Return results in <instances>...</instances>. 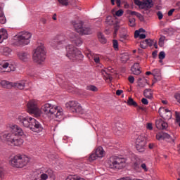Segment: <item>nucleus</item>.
<instances>
[{
  "instance_id": "cd10ccee",
  "label": "nucleus",
  "mask_w": 180,
  "mask_h": 180,
  "mask_svg": "<svg viewBox=\"0 0 180 180\" xmlns=\"http://www.w3.org/2000/svg\"><path fill=\"white\" fill-rule=\"evenodd\" d=\"M171 136L167 133H159L156 135L157 140H165V139H169Z\"/></svg>"
},
{
  "instance_id": "6e6552de",
  "label": "nucleus",
  "mask_w": 180,
  "mask_h": 180,
  "mask_svg": "<svg viewBox=\"0 0 180 180\" xmlns=\"http://www.w3.org/2000/svg\"><path fill=\"white\" fill-rule=\"evenodd\" d=\"M109 168L112 169H122L126 167L124 159L111 157L108 162Z\"/></svg>"
},
{
  "instance_id": "7ed1b4c3",
  "label": "nucleus",
  "mask_w": 180,
  "mask_h": 180,
  "mask_svg": "<svg viewBox=\"0 0 180 180\" xmlns=\"http://www.w3.org/2000/svg\"><path fill=\"white\" fill-rule=\"evenodd\" d=\"M41 109L45 115H53L56 119H63L64 112H63V108L60 107L51 103H46L41 106Z\"/></svg>"
},
{
  "instance_id": "680f3d73",
  "label": "nucleus",
  "mask_w": 180,
  "mask_h": 180,
  "mask_svg": "<svg viewBox=\"0 0 180 180\" xmlns=\"http://www.w3.org/2000/svg\"><path fill=\"white\" fill-rule=\"evenodd\" d=\"M174 12H175V8L171 9V10L167 13L168 16H172V13H174Z\"/></svg>"
},
{
  "instance_id": "37998d69",
  "label": "nucleus",
  "mask_w": 180,
  "mask_h": 180,
  "mask_svg": "<svg viewBox=\"0 0 180 180\" xmlns=\"http://www.w3.org/2000/svg\"><path fill=\"white\" fill-rule=\"evenodd\" d=\"M65 180H85V179L80 178L77 176H68Z\"/></svg>"
},
{
  "instance_id": "49530a36",
  "label": "nucleus",
  "mask_w": 180,
  "mask_h": 180,
  "mask_svg": "<svg viewBox=\"0 0 180 180\" xmlns=\"http://www.w3.org/2000/svg\"><path fill=\"white\" fill-rule=\"evenodd\" d=\"M147 43H148V39H146L143 41L141 42V49H147Z\"/></svg>"
},
{
  "instance_id": "603ef678",
  "label": "nucleus",
  "mask_w": 180,
  "mask_h": 180,
  "mask_svg": "<svg viewBox=\"0 0 180 180\" xmlns=\"http://www.w3.org/2000/svg\"><path fill=\"white\" fill-rule=\"evenodd\" d=\"M59 4H61L62 5H65V6H67L68 5V0H58Z\"/></svg>"
},
{
  "instance_id": "ddd939ff",
  "label": "nucleus",
  "mask_w": 180,
  "mask_h": 180,
  "mask_svg": "<svg viewBox=\"0 0 180 180\" xmlns=\"http://www.w3.org/2000/svg\"><path fill=\"white\" fill-rule=\"evenodd\" d=\"M146 147V138L139 136L136 141V148L139 153H144Z\"/></svg>"
},
{
  "instance_id": "72a5a7b5",
  "label": "nucleus",
  "mask_w": 180,
  "mask_h": 180,
  "mask_svg": "<svg viewBox=\"0 0 180 180\" xmlns=\"http://www.w3.org/2000/svg\"><path fill=\"white\" fill-rule=\"evenodd\" d=\"M9 67V63L8 62L2 61L0 63V72H2L4 70H6Z\"/></svg>"
},
{
  "instance_id": "20e7f679",
  "label": "nucleus",
  "mask_w": 180,
  "mask_h": 180,
  "mask_svg": "<svg viewBox=\"0 0 180 180\" xmlns=\"http://www.w3.org/2000/svg\"><path fill=\"white\" fill-rule=\"evenodd\" d=\"M30 39H32V34L30 32H22L14 37L15 41L13 44L18 47H23V46H27L30 43Z\"/></svg>"
},
{
  "instance_id": "79ce46f5",
  "label": "nucleus",
  "mask_w": 180,
  "mask_h": 180,
  "mask_svg": "<svg viewBox=\"0 0 180 180\" xmlns=\"http://www.w3.org/2000/svg\"><path fill=\"white\" fill-rule=\"evenodd\" d=\"M96 158H98V157L97 156L96 152H94L91 154L90 157L89 158V161H95Z\"/></svg>"
},
{
  "instance_id": "e2e57ef3",
  "label": "nucleus",
  "mask_w": 180,
  "mask_h": 180,
  "mask_svg": "<svg viewBox=\"0 0 180 180\" xmlns=\"http://www.w3.org/2000/svg\"><path fill=\"white\" fill-rule=\"evenodd\" d=\"M174 98L176 99L177 102L180 103V94H175Z\"/></svg>"
},
{
  "instance_id": "13d9d810",
  "label": "nucleus",
  "mask_w": 180,
  "mask_h": 180,
  "mask_svg": "<svg viewBox=\"0 0 180 180\" xmlns=\"http://www.w3.org/2000/svg\"><path fill=\"white\" fill-rule=\"evenodd\" d=\"M141 168H142V169H144V171L146 172H147L148 171V169H147V165H146L145 163H143L141 165Z\"/></svg>"
},
{
  "instance_id": "09e8293b",
  "label": "nucleus",
  "mask_w": 180,
  "mask_h": 180,
  "mask_svg": "<svg viewBox=\"0 0 180 180\" xmlns=\"http://www.w3.org/2000/svg\"><path fill=\"white\" fill-rule=\"evenodd\" d=\"M165 58V52L160 51L159 53V60H164Z\"/></svg>"
},
{
  "instance_id": "2eb2a0df",
  "label": "nucleus",
  "mask_w": 180,
  "mask_h": 180,
  "mask_svg": "<svg viewBox=\"0 0 180 180\" xmlns=\"http://www.w3.org/2000/svg\"><path fill=\"white\" fill-rule=\"evenodd\" d=\"M85 55L89 58V60H94L96 64H99L101 63V56H99V55L95 54L89 50L85 51Z\"/></svg>"
},
{
  "instance_id": "423d86ee",
  "label": "nucleus",
  "mask_w": 180,
  "mask_h": 180,
  "mask_svg": "<svg viewBox=\"0 0 180 180\" xmlns=\"http://www.w3.org/2000/svg\"><path fill=\"white\" fill-rule=\"evenodd\" d=\"M66 56L72 61H77V60H81L84 58L82 53L78 50L74 45L69 44L66 46Z\"/></svg>"
},
{
  "instance_id": "58836bf2",
  "label": "nucleus",
  "mask_w": 180,
  "mask_h": 180,
  "mask_svg": "<svg viewBox=\"0 0 180 180\" xmlns=\"http://www.w3.org/2000/svg\"><path fill=\"white\" fill-rule=\"evenodd\" d=\"M112 46H113V49L116 51H117V50H119V42H117V40H116V39L112 40Z\"/></svg>"
},
{
  "instance_id": "3c124183",
  "label": "nucleus",
  "mask_w": 180,
  "mask_h": 180,
  "mask_svg": "<svg viewBox=\"0 0 180 180\" xmlns=\"http://www.w3.org/2000/svg\"><path fill=\"white\" fill-rule=\"evenodd\" d=\"M123 13H124L123 10L120 9L117 11H116L115 15H116V16L120 17V16L123 15Z\"/></svg>"
},
{
  "instance_id": "c03bdc74",
  "label": "nucleus",
  "mask_w": 180,
  "mask_h": 180,
  "mask_svg": "<svg viewBox=\"0 0 180 180\" xmlns=\"http://www.w3.org/2000/svg\"><path fill=\"white\" fill-rule=\"evenodd\" d=\"M133 168L134 169H135V171H137V172L140 171V168H141L140 163L135 162L134 163Z\"/></svg>"
},
{
  "instance_id": "338daca9",
  "label": "nucleus",
  "mask_w": 180,
  "mask_h": 180,
  "mask_svg": "<svg viewBox=\"0 0 180 180\" xmlns=\"http://www.w3.org/2000/svg\"><path fill=\"white\" fill-rule=\"evenodd\" d=\"M148 147L150 150H153V148H154V147H155V143H149Z\"/></svg>"
},
{
  "instance_id": "412c9836",
  "label": "nucleus",
  "mask_w": 180,
  "mask_h": 180,
  "mask_svg": "<svg viewBox=\"0 0 180 180\" xmlns=\"http://www.w3.org/2000/svg\"><path fill=\"white\" fill-rule=\"evenodd\" d=\"M140 68V64L136 63L131 68V71L134 75H140L141 74V70Z\"/></svg>"
},
{
  "instance_id": "f257e3e1",
  "label": "nucleus",
  "mask_w": 180,
  "mask_h": 180,
  "mask_svg": "<svg viewBox=\"0 0 180 180\" xmlns=\"http://www.w3.org/2000/svg\"><path fill=\"white\" fill-rule=\"evenodd\" d=\"M10 132L4 131L1 135V140L10 143L11 146L19 147L23 144V139H20L19 136H23L25 132L23 129L16 124H11L9 126Z\"/></svg>"
},
{
  "instance_id": "39448f33",
  "label": "nucleus",
  "mask_w": 180,
  "mask_h": 180,
  "mask_svg": "<svg viewBox=\"0 0 180 180\" xmlns=\"http://www.w3.org/2000/svg\"><path fill=\"white\" fill-rule=\"evenodd\" d=\"M46 50L44 45L41 44L34 50L32 55L33 61L37 64H43L46 61Z\"/></svg>"
},
{
  "instance_id": "a211bd4d",
  "label": "nucleus",
  "mask_w": 180,
  "mask_h": 180,
  "mask_svg": "<svg viewBox=\"0 0 180 180\" xmlns=\"http://www.w3.org/2000/svg\"><path fill=\"white\" fill-rule=\"evenodd\" d=\"M155 125L157 129H159V130H164L168 127V124L167 122H164L162 119H158L155 120Z\"/></svg>"
},
{
  "instance_id": "f704fd0d",
  "label": "nucleus",
  "mask_w": 180,
  "mask_h": 180,
  "mask_svg": "<svg viewBox=\"0 0 180 180\" xmlns=\"http://www.w3.org/2000/svg\"><path fill=\"white\" fill-rule=\"evenodd\" d=\"M98 37L101 43H102L103 44H105L106 43V38H105V36L103 35V34H102V32L98 33Z\"/></svg>"
},
{
  "instance_id": "864d4df0",
  "label": "nucleus",
  "mask_w": 180,
  "mask_h": 180,
  "mask_svg": "<svg viewBox=\"0 0 180 180\" xmlns=\"http://www.w3.org/2000/svg\"><path fill=\"white\" fill-rule=\"evenodd\" d=\"M40 178H41V180L49 179V177H48L47 174H45L44 173H43L40 175Z\"/></svg>"
},
{
  "instance_id": "4d7b16f0",
  "label": "nucleus",
  "mask_w": 180,
  "mask_h": 180,
  "mask_svg": "<svg viewBox=\"0 0 180 180\" xmlns=\"http://www.w3.org/2000/svg\"><path fill=\"white\" fill-rule=\"evenodd\" d=\"M5 172H4V169L0 167V178L2 179L4 176Z\"/></svg>"
},
{
  "instance_id": "bf43d9fd",
  "label": "nucleus",
  "mask_w": 180,
  "mask_h": 180,
  "mask_svg": "<svg viewBox=\"0 0 180 180\" xmlns=\"http://www.w3.org/2000/svg\"><path fill=\"white\" fill-rule=\"evenodd\" d=\"M146 129L148 130H153V124L152 123H148L146 125Z\"/></svg>"
},
{
  "instance_id": "6e6d98bb",
  "label": "nucleus",
  "mask_w": 180,
  "mask_h": 180,
  "mask_svg": "<svg viewBox=\"0 0 180 180\" xmlns=\"http://www.w3.org/2000/svg\"><path fill=\"white\" fill-rule=\"evenodd\" d=\"M128 81H129V82H130V84H134V77L129 76L128 77Z\"/></svg>"
},
{
  "instance_id": "aec40b11",
  "label": "nucleus",
  "mask_w": 180,
  "mask_h": 180,
  "mask_svg": "<svg viewBox=\"0 0 180 180\" xmlns=\"http://www.w3.org/2000/svg\"><path fill=\"white\" fill-rule=\"evenodd\" d=\"M162 110L164 112L162 116L165 120H169V119L172 118V112L167 108H160L159 112Z\"/></svg>"
},
{
  "instance_id": "9d476101",
  "label": "nucleus",
  "mask_w": 180,
  "mask_h": 180,
  "mask_svg": "<svg viewBox=\"0 0 180 180\" xmlns=\"http://www.w3.org/2000/svg\"><path fill=\"white\" fill-rule=\"evenodd\" d=\"M72 24L73 25L76 32H77V33H79V34H91V33H92L91 28L88 27H82L83 24L82 21L73 20L72 21Z\"/></svg>"
},
{
  "instance_id": "e433bc0d",
  "label": "nucleus",
  "mask_w": 180,
  "mask_h": 180,
  "mask_svg": "<svg viewBox=\"0 0 180 180\" xmlns=\"http://www.w3.org/2000/svg\"><path fill=\"white\" fill-rule=\"evenodd\" d=\"M105 23H107V25H109L110 26H112V25H114L113 17L110 15L107 16L105 20Z\"/></svg>"
},
{
  "instance_id": "0eeeda50",
  "label": "nucleus",
  "mask_w": 180,
  "mask_h": 180,
  "mask_svg": "<svg viewBox=\"0 0 180 180\" xmlns=\"http://www.w3.org/2000/svg\"><path fill=\"white\" fill-rule=\"evenodd\" d=\"M27 112L30 115H34L35 117H40L41 115V110L39 108V104L36 100H30L27 104Z\"/></svg>"
},
{
  "instance_id": "69168bd1",
  "label": "nucleus",
  "mask_w": 180,
  "mask_h": 180,
  "mask_svg": "<svg viewBox=\"0 0 180 180\" xmlns=\"http://www.w3.org/2000/svg\"><path fill=\"white\" fill-rule=\"evenodd\" d=\"M158 53V51H155L152 53V56L155 58L157 57V54Z\"/></svg>"
},
{
  "instance_id": "f03ea898",
  "label": "nucleus",
  "mask_w": 180,
  "mask_h": 180,
  "mask_svg": "<svg viewBox=\"0 0 180 180\" xmlns=\"http://www.w3.org/2000/svg\"><path fill=\"white\" fill-rule=\"evenodd\" d=\"M16 120L20 126L30 129V130L35 133H40V131H43V127L41 126V124L34 118L21 114L17 116Z\"/></svg>"
},
{
  "instance_id": "5701e85b",
  "label": "nucleus",
  "mask_w": 180,
  "mask_h": 180,
  "mask_svg": "<svg viewBox=\"0 0 180 180\" xmlns=\"http://www.w3.org/2000/svg\"><path fill=\"white\" fill-rule=\"evenodd\" d=\"M144 32H146V30H144V29L143 28H141L139 30H136L134 32L135 39H137L138 37H139L140 39H146L145 34H141L144 33Z\"/></svg>"
},
{
  "instance_id": "bb28decb",
  "label": "nucleus",
  "mask_w": 180,
  "mask_h": 180,
  "mask_svg": "<svg viewBox=\"0 0 180 180\" xmlns=\"http://www.w3.org/2000/svg\"><path fill=\"white\" fill-rule=\"evenodd\" d=\"M95 153H96L97 157H98V158H102V157H103V155L105 154V150H103V148H102L101 146H98L96 149Z\"/></svg>"
},
{
  "instance_id": "7c9ffc66",
  "label": "nucleus",
  "mask_w": 180,
  "mask_h": 180,
  "mask_svg": "<svg viewBox=\"0 0 180 180\" xmlns=\"http://www.w3.org/2000/svg\"><path fill=\"white\" fill-rule=\"evenodd\" d=\"M143 95L145 98L151 99L153 98V91L150 89H146L143 91Z\"/></svg>"
},
{
  "instance_id": "c85d7f7f",
  "label": "nucleus",
  "mask_w": 180,
  "mask_h": 180,
  "mask_svg": "<svg viewBox=\"0 0 180 180\" xmlns=\"http://www.w3.org/2000/svg\"><path fill=\"white\" fill-rule=\"evenodd\" d=\"M44 174L47 175L48 178H50L51 180L56 179V174H54V172L51 170V169H46Z\"/></svg>"
},
{
  "instance_id": "393cba45",
  "label": "nucleus",
  "mask_w": 180,
  "mask_h": 180,
  "mask_svg": "<svg viewBox=\"0 0 180 180\" xmlns=\"http://www.w3.org/2000/svg\"><path fill=\"white\" fill-rule=\"evenodd\" d=\"M137 82L139 86H140L141 88H144V86H146L148 84L146 77H139Z\"/></svg>"
},
{
  "instance_id": "f3484780",
  "label": "nucleus",
  "mask_w": 180,
  "mask_h": 180,
  "mask_svg": "<svg viewBox=\"0 0 180 180\" xmlns=\"http://www.w3.org/2000/svg\"><path fill=\"white\" fill-rule=\"evenodd\" d=\"M30 159L25 155H20V163L18 164L19 168H23V167H26Z\"/></svg>"
},
{
  "instance_id": "c756f323",
  "label": "nucleus",
  "mask_w": 180,
  "mask_h": 180,
  "mask_svg": "<svg viewBox=\"0 0 180 180\" xmlns=\"http://www.w3.org/2000/svg\"><path fill=\"white\" fill-rule=\"evenodd\" d=\"M0 23L1 25H5L6 23V18H5V14H4V9L0 6Z\"/></svg>"
},
{
  "instance_id": "9b49d317",
  "label": "nucleus",
  "mask_w": 180,
  "mask_h": 180,
  "mask_svg": "<svg viewBox=\"0 0 180 180\" xmlns=\"http://www.w3.org/2000/svg\"><path fill=\"white\" fill-rule=\"evenodd\" d=\"M65 107L72 113H83L82 107L77 101H69L66 103Z\"/></svg>"
},
{
  "instance_id": "a18cd8bd",
  "label": "nucleus",
  "mask_w": 180,
  "mask_h": 180,
  "mask_svg": "<svg viewBox=\"0 0 180 180\" xmlns=\"http://www.w3.org/2000/svg\"><path fill=\"white\" fill-rule=\"evenodd\" d=\"M101 74L103 77H106V78H110V75L105 70H101Z\"/></svg>"
},
{
  "instance_id": "6ab92c4d",
  "label": "nucleus",
  "mask_w": 180,
  "mask_h": 180,
  "mask_svg": "<svg viewBox=\"0 0 180 180\" xmlns=\"http://www.w3.org/2000/svg\"><path fill=\"white\" fill-rule=\"evenodd\" d=\"M20 155H17L12 158L10 160V164L12 167H15V168H19V164L20 162Z\"/></svg>"
},
{
  "instance_id": "774afa93",
  "label": "nucleus",
  "mask_w": 180,
  "mask_h": 180,
  "mask_svg": "<svg viewBox=\"0 0 180 180\" xmlns=\"http://www.w3.org/2000/svg\"><path fill=\"white\" fill-rule=\"evenodd\" d=\"M153 43H154V41H151V39H148V41L147 43V46H153Z\"/></svg>"
},
{
  "instance_id": "4c0bfd02",
  "label": "nucleus",
  "mask_w": 180,
  "mask_h": 180,
  "mask_svg": "<svg viewBox=\"0 0 180 180\" xmlns=\"http://www.w3.org/2000/svg\"><path fill=\"white\" fill-rule=\"evenodd\" d=\"M87 91H92L93 92H97L98 88L94 85H89L86 86Z\"/></svg>"
},
{
  "instance_id": "473e14b6",
  "label": "nucleus",
  "mask_w": 180,
  "mask_h": 180,
  "mask_svg": "<svg viewBox=\"0 0 180 180\" xmlns=\"http://www.w3.org/2000/svg\"><path fill=\"white\" fill-rule=\"evenodd\" d=\"M16 70V64L12 63L9 64L8 68L5 70L7 72H11V71H15Z\"/></svg>"
},
{
  "instance_id": "b1692460",
  "label": "nucleus",
  "mask_w": 180,
  "mask_h": 180,
  "mask_svg": "<svg viewBox=\"0 0 180 180\" xmlns=\"http://www.w3.org/2000/svg\"><path fill=\"white\" fill-rule=\"evenodd\" d=\"M8 39V31L6 29L0 30V43H2L4 40H6Z\"/></svg>"
},
{
  "instance_id": "8fccbe9b",
  "label": "nucleus",
  "mask_w": 180,
  "mask_h": 180,
  "mask_svg": "<svg viewBox=\"0 0 180 180\" xmlns=\"http://www.w3.org/2000/svg\"><path fill=\"white\" fill-rule=\"evenodd\" d=\"M155 77L160 75V69H154L152 73Z\"/></svg>"
},
{
  "instance_id": "4468645a",
  "label": "nucleus",
  "mask_w": 180,
  "mask_h": 180,
  "mask_svg": "<svg viewBox=\"0 0 180 180\" xmlns=\"http://www.w3.org/2000/svg\"><path fill=\"white\" fill-rule=\"evenodd\" d=\"M69 39L73 44H75V46H77L78 47L82 45V39H81V37L74 32H71L69 34Z\"/></svg>"
},
{
  "instance_id": "5fc2aeb1",
  "label": "nucleus",
  "mask_w": 180,
  "mask_h": 180,
  "mask_svg": "<svg viewBox=\"0 0 180 180\" xmlns=\"http://www.w3.org/2000/svg\"><path fill=\"white\" fill-rule=\"evenodd\" d=\"M157 15L158 17L159 20H161V19H162V18H164V15H162V12H161V11H158L157 13Z\"/></svg>"
},
{
  "instance_id": "f8f14e48",
  "label": "nucleus",
  "mask_w": 180,
  "mask_h": 180,
  "mask_svg": "<svg viewBox=\"0 0 180 180\" xmlns=\"http://www.w3.org/2000/svg\"><path fill=\"white\" fill-rule=\"evenodd\" d=\"M135 5H137L140 9H150L154 6L153 4V0H143L140 1V0H134Z\"/></svg>"
},
{
  "instance_id": "2f4dec72",
  "label": "nucleus",
  "mask_w": 180,
  "mask_h": 180,
  "mask_svg": "<svg viewBox=\"0 0 180 180\" xmlns=\"http://www.w3.org/2000/svg\"><path fill=\"white\" fill-rule=\"evenodd\" d=\"M127 103L129 105V106H134V108H137L138 106L137 103L134 101L131 97H129Z\"/></svg>"
},
{
  "instance_id": "052dcab7",
  "label": "nucleus",
  "mask_w": 180,
  "mask_h": 180,
  "mask_svg": "<svg viewBox=\"0 0 180 180\" xmlns=\"http://www.w3.org/2000/svg\"><path fill=\"white\" fill-rule=\"evenodd\" d=\"M141 102L143 105H148V100H147V98H143Z\"/></svg>"
},
{
  "instance_id": "0e129e2a",
  "label": "nucleus",
  "mask_w": 180,
  "mask_h": 180,
  "mask_svg": "<svg viewBox=\"0 0 180 180\" xmlns=\"http://www.w3.org/2000/svg\"><path fill=\"white\" fill-rule=\"evenodd\" d=\"M122 94H123V90H117L116 95H117V96H120Z\"/></svg>"
},
{
  "instance_id": "4be33fe9",
  "label": "nucleus",
  "mask_w": 180,
  "mask_h": 180,
  "mask_svg": "<svg viewBox=\"0 0 180 180\" xmlns=\"http://www.w3.org/2000/svg\"><path fill=\"white\" fill-rule=\"evenodd\" d=\"M18 57L20 58V60H21V61H27L30 57V55L26 52L22 51L18 53Z\"/></svg>"
},
{
  "instance_id": "dca6fc26",
  "label": "nucleus",
  "mask_w": 180,
  "mask_h": 180,
  "mask_svg": "<svg viewBox=\"0 0 180 180\" xmlns=\"http://www.w3.org/2000/svg\"><path fill=\"white\" fill-rule=\"evenodd\" d=\"M65 41H67V37L64 35H59L57 37V39L53 41L51 46L52 47H54V49H56L58 46H61V44H65Z\"/></svg>"
},
{
  "instance_id": "a19ab883",
  "label": "nucleus",
  "mask_w": 180,
  "mask_h": 180,
  "mask_svg": "<svg viewBox=\"0 0 180 180\" xmlns=\"http://www.w3.org/2000/svg\"><path fill=\"white\" fill-rule=\"evenodd\" d=\"M164 41H165V37L162 36L159 39V46L160 47H164Z\"/></svg>"
},
{
  "instance_id": "a878e982",
  "label": "nucleus",
  "mask_w": 180,
  "mask_h": 180,
  "mask_svg": "<svg viewBox=\"0 0 180 180\" xmlns=\"http://www.w3.org/2000/svg\"><path fill=\"white\" fill-rule=\"evenodd\" d=\"M0 53L4 54V56H9V54L12 53V49H11L9 47L2 46L0 48Z\"/></svg>"
},
{
  "instance_id": "c9c22d12",
  "label": "nucleus",
  "mask_w": 180,
  "mask_h": 180,
  "mask_svg": "<svg viewBox=\"0 0 180 180\" xmlns=\"http://www.w3.org/2000/svg\"><path fill=\"white\" fill-rule=\"evenodd\" d=\"M129 26H130L131 27H134V26H136V19L134 18H129Z\"/></svg>"
},
{
  "instance_id": "1a4fd4ad",
  "label": "nucleus",
  "mask_w": 180,
  "mask_h": 180,
  "mask_svg": "<svg viewBox=\"0 0 180 180\" xmlns=\"http://www.w3.org/2000/svg\"><path fill=\"white\" fill-rule=\"evenodd\" d=\"M0 86H2V88H6V89H11V88H17L18 89H25V86H26V83L23 81L13 83V82H10L6 80H1Z\"/></svg>"
},
{
  "instance_id": "de8ad7c7",
  "label": "nucleus",
  "mask_w": 180,
  "mask_h": 180,
  "mask_svg": "<svg viewBox=\"0 0 180 180\" xmlns=\"http://www.w3.org/2000/svg\"><path fill=\"white\" fill-rule=\"evenodd\" d=\"M119 29H120V25H119V24H115L114 25V34H117Z\"/></svg>"
},
{
  "instance_id": "ea45409f",
  "label": "nucleus",
  "mask_w": 180,
  "mask_h": 180,
  "mask_svg": "<svg viewBox=\"0 0 180 180\" xmlns=\"http://www.w3.org/2000/svg\"><path fill=\"white\" fill-rule=\"evenodd\" d=\"M128 13L129 15H131V16H136L137 18H141V14L136 11H129Z\"/></svg>"
}]
</instances>
